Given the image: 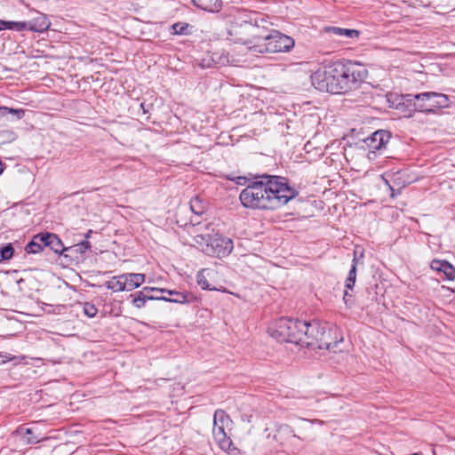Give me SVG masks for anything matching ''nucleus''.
Wrapping results in <instances>:
<instances>
[{
  "instance_id": "obj_1",
  "label": "nucleus",
  "mask_w": 455,
  "mask_h": 455,
  "mask_svg": "<svg viewBox=\"0 0 455 455\" xmlns=\"http://www.w3.org/2000/svg\"><path fill=\"white\" fill-rule=\"evenodd\" d=\"M259 180L251 181L239 196L242 205L248 209L276 210L298 196L286 178L263 174Z\"/></svg>"
},
{
  "instance_id": "obj_2",
  "label": "nucleus",
  "mask_w": 455,
  "mask_h": 455,
  "mask_svg": "<svg viewBox=\"0 0 455 455\" xmlns=\"http://www.w3.org/2000/svg\"><path fill=\"white\" fill-rule=\"evenodd\" d=\"M367 76V68L359 62L336 60L317 69L310 78L312 85L318 91L344 94L357 89Z\"/></svg>"
},
{
  "instance_id": "obj_3",
  "label": "nucleus",
  "mask_w": 455,
  "mask_h": 455,
  "mask_svg": "<svg viewBox=\"0 0 455 455\" xmlns=\"http://www.w3.org/2000/svg\"><path fill=\"white\" fill-rule=\"evenodd\" d=\"M227 39L244 44L255 52V44L264 36V26L259 24L258 13L243 12L241 17L230 21L227 28Z\"/></svg>"
},
{
  "instance_id": "obj_4",
  "label": "nucleus",
  "mask_w": 455,
  "mask_h": 455,
  "mask_svg": "<svg viewBox=\"0 0 455 455\" xmlns=\"http://www.w3.org/2000/svg\"><path fill=\"white\" fill-rule=\"evenodd\" d=\"M342 341L343 338L333 340L332 331L327 328L325 323L314 320L307 322L301 347H307L312 350L326 349L336 353L339 350V344Z\"/></svg>"
},
{
  "instance_id": "obj_5",
  "label": "nucleus",
  "mask_w": 455,
  "mask_h": 455,
  "mask_svg": "<svg viewBox=\"0 0 455 455\" xmlns=\"http://www.w3.org/2000/svg\"><path fill=\"white\" fill-rule=\"evenodd\" d=\"M402 100L403 103H408L414 112L425 114H435L438 109L446 108L451 103L446 94L435 92L405 94L402 96Z\"/></svg>"
},
{
  "instance_id": "obj_6",
  "label": "nucleus",
  "mask_w": 455,
  "mask_h": 455,
  "mask_svg": "<svg viewBox=\"0 0 455 455\" xmlns=\"http://www.w3.org/2000/svg\"><path fill=\"white\" fill-rule=\"evenodd\" d=\"M307 324L306 321L283 317L276 321L272 336L280 341L301 346Z\"/></svg>"
},
{
  "instance_id": "obj_7",
  "label": "nucleus",
  "mask_w": 455,
  "mask_h": 455,
  "mask_svg": "<svg viewBox=\"0 0 455 455\" xmlns=\"http://www.w3.org/2000/svg\"><path fill=\"white\" fill-rule=\"evenodd\" d=\"M295 45L292 37L286 36L277 30L267 33L264 27V36L260 38L259 44H255V52L259 53L288 52Z\"/></svg>"
},
{
  "instance_id": "obj_8",
  "label": "nucleus",
  "mask_w": 455,
  "mask_h": 455,
  "mask_svg": "<svg viewBox=\"0 0 455 455\" xmlns=\"http://www.w3.org/2000/svg\"><path fill=\"white\" fill-rule=\"evenodd\" d=\"M230 422L229 416L222 410H217L213 416L212 435L219 446L226 451H229L232 441L228 436L225 428Z\"/></svg>"
},
{
  "instance_id": "obj_9",
  "label": "nucleus",
  "mask_w": 455,
  "mask_h": 455,
  "mask_svg": "<svg viewBox=\"0 0 455 455\" xmlns=\"http://www.w3.org/2000/svg\"><path fill=\"white\" fill-rule=\"evenodd\" d=\"M233 241L221 235H215L207 243L206 252L218 258L228 256L233 251Z\"/></svg>"
},
{
  "instance_id": "obj_10",
  "label": "nucleus",
  "mask_w": 455,
  "mask_h": 455,
  "mask_svg": "<svg viewBox=\"0 0 455 455\" xmlns=\"http://www.w3.org/2000/svg\"><path fill=\"white\" fill-rule=\"evenodd\" d=\"M391 138V134L387 131L379 130L368 137L364 142L371 152L380 151L386 148Z\"/></svg>"
},
{
  "instance_id": "obj_11",
  "label": "nucleus",
  "mask_w": 455,
  "mask_h": 455,
  "mask_svg": "<svg viewBox=\"0 0 455 455\" xmlns=\"http://www.w3.org/2000/svg\"><path fill=\"white\" fill-rule=\"evenodd\" d=\"M158 288L144 287L141 291L131 294L132 303L137 308H142L147 300H159L160 296H152L151 292H157Z\"/></svg>"
},
{
  "instance_id": "obj_12",
  "label": "nucleus",
  "mask_w": 455,
  "mask_h": 455,
  "mask_svg": "<svg viewBox=\"0 0 455 455\" xmlns=\"http://www.w3.org/2000/svg\"><path fill=\"white\" fill-rule=\"evenodd\" d=\"M40 239H44L45 249H49L56 254L60 255L63 254L65 251L69 250V248L64 247L61 240L56 234L45 232Z\"/></svg>"
},
{
  "instance_id": "obj_13",
  "label": "nucleus",
  "mask_w": 455,
  "mask_h": 455,
  "mask_svg": "<svg viewBox=\"0 0 455 455\" xmlns=\"http://www.w3.org/2000/svg\"><path fill=\"white\" fill-rule=\"evenodd\" d=\"M274 438L281 445H285L291 438L300 439L299 436L294 434L292 427L287 424H283L277 427Z\"/></svg>"
},
{
  "instance_id": "obj_14",
  "label": "nucleus",
  "mask_w": 455,
  "mask_h": 455,
  "mask_svg": "<svg viewBox=\"0 0 455 455\" xmlns=\"http://www.w3.org/2000/svg\"><path fill=\"white\" fill-rule=\"evenodd\" d=\"M27 25V29L33 32L42 33L49 28L51 22L49 21L45 14L37 12V15L35 18L31 19L29 21H28Z\"/></svg>"
},
{
  "instance_id": "obj_15",
  "label": "nucleus",
  "mask_w": 455,
  "mask_h": 455,
  "mask_svg": "<svg viewBox=\"0 0 455 455\" xmlns=\"http://www.w3.org/2000/svg\"><path fill=\"white\" fill-rule=\"evenodd\" d=\"M121 278L124 279V285L126 286L125 291H132L145 282L146 275L140 273H126L121 275Z\"/></svg>"
},
{
  "instance_id": "obj_16",
  "label": "nucleus",
  "mask_w": 455,
  "mask_h": 455,
  "mask_svg": "<svg viewBox=\"0 0 455 455\" xmlns=\"http://www.w3.org/2000/svg\"><path fill=\"white\" fill-rule=\"evenodd\" d=\"M430 267L433 270L442 272L446 279L453 281L455 279V267L446 260L434 259Z\"/></svg>"
},
{
  "instance_id": "obj_17",
  "label": "nucleus",
  "mask_w": 455,
  "mask_h": 455,
  "mask_svg": "<svg viewBox=\"0 0 455 455\" xmlns=\"http://www.w3.org/2000/svg\"><path fill=\"white\" fill-rule=\"evenodd\" d=\"M157 292L167 293L170 296H172V298L160 296L159 300H164V301H168V302L180 303V304H184V303H187L189 301V299H188L189 294L188 292H180V291H172V290H167V289H158Z\"/></svg>"
},
{
  "instance_id": "obj_18",
  "label": "nucleus",
  "mask_w": 455,
  "mask_h": 455,
  "mask_svg": "<svg viewBox=\"0 0 455 455\" xmlns=\"http://www.w3.org/2000/svg\"><path fill=\"white\" fill-rule=\"evenodd\" d=\"M194 4L198 8L210 12H218L221 9L222 1L221 0H192Z\"/></svg>"
},
{
  "instance_id": "obj_19",
  "label": "nucleus",
  "mask_w": 455,
  "mask_h": 455,
  "mask_svg": "<svg viewBox=\"0 0 455 455\" xmlns=\"http://www.w3.org/2000/svg\"><path fill=\"white\" fill-rule=\"evenodd\" d=\"M44 233H39L33 236L32 240L26 245L25 251L28 254H36L45 250L44 239H40Z\"/></svg>"
},
{
  "instance_id": "obj_20",
  "label": "nucleus",
  "mask_w": 455,
  "mask_h": 455,
  "mask_svg": "<svg viewBox=\"0 0 455 455\" xmlns=\"http://www.w3.org/2000/svg\"><path fill=\"white\" fill-rule=\"evenodd\" d=\"M206 204L198 196H196L190 200V210L197 216L203 215L206 211Z\"/></svg>"
},
{
  "instance_id": "obj_21",
  "label": "nucleus",
  "mask_w": 455,
  "mask_h": 455,
  "mask_svg": "<svg viewBox=\"0 0 455 455\" xmlns=\"http://www.w3.org/2000/svg\"><path fill=\"white\" fill-rule=\"evenodd\" d=\"M356 264H357V259L355 256L353 260H352V265H351V267L349 269L347 277V279L345 281V287L347 290H353V288L355 286V280H356Z\"/></svg>"
},
{
  "instance_id": "obj_22",
  "label": "nucleus",
  "mask_w": 455,
  "mask_h": 455,
  "mask_svg": "<svg viewBox=\"0 0 455 455\" xmlns=\"http://www.w3.org/2000/svg\"><path fill=\"white\" fill-rule=\"evenodd\" d=\"M105 286L108 289L112 290L115 292L124 291H125V287H126L124 285V279L121 278V275H117V276H114V277H112L111 280L107 281L105 283Z\"/></svg>"
},
{
  "instance_id": "obj_23",
  "label": "nucleus",
  "mask_w": 455,
  "mask_h": 455,
  "mask_svg": "<svg viewBox=\"0 0 455 455\" xmlns=\"http://www.w3.org/2000/svg\"><path fill=\"white\" fill-rule=\"evenodd\" d=\"M8 114H13L17 119H21L25 116V111L21 108L15 109L8 107H0V120Z\"/></svg>"
},
{
  "instance_id": "obj_24",
  "label": "nucleus",
  "mask_w": 455,
  "mask_h": 455,
  "mask_svg": "<svg viewBox=\"0 0 455 455\" xmlns=\"http://www.w3.org/2000/svg\"><path fill=\"white\" fill-rule=\"evenodd\" d=\"M14 253V248L12 243H6L0 247V262L8 260L12 258Z\"/></svg>"
},
{
  "instance_id": "obj_25",
  "label": "nucleus",
  "mask_w": 455,
  "mask_h": 455,
  "mask_svg": "<svg viewBox=\"0 0 455 455\" xmlns=\"http://www.w3.org/2000/svg\"><path fill=\"white\" fill-rule=\"evenodd\" d=\"M17 139V134L12 130L0 131V144H6L14 141Z\"/></svg>"
},
{
  "instance_id": "obj_26",
  "label": "nucleus",
  "mask_w": 455,
  "mask_h": 455,
  "mask_svg": "<svg viewBox=\"0 0 455 455\" xmlns=\"http://www.w3.org/2000/svg\"><path fill=\"white\" fill-rule=\"evenodd\" d=\"M189 25L185 22H177L172 26V34L173 35H188Z\"/></svg>"
},
{
  "instance_id": "obj_27",
  "label": "nucleus",
  "mask_w": 455,
  "mask_h": 455,
  "mask_svg": "<svg viewBox=\"0 0 455 455\" xmlns=\"http://www.w3.org/2000/svg\"><path fill=\"white\" fill-rule=\"evenodd\" d=\"M206 271H207V269H202L201 271H199L197 273V275H196V281H197L198 285L203 290L212 291L214 288H212L211 285L209 284L208 281H207V278H206V276L204 275V273Z\"/></svg>"
},
{
  "instance_id": "obj_28",
  "label": "nucleus",
  "mask_w": 455,
  "mask_h": 455,
  "mask_svg": "<svg viewBox=\"0 0 455 455\" xmlns=\"http://www.w3.org/2000/svg\"><path fill=\"white\" fill-rule=\"evenodd\" d=\"M28 25L27 21H7L6 20V29L15 30V31H23L27 29Z\"/></svg>"
},
{
  "instance_id": "obj_29",
  "label": "nucleus",
  "mask_w": 455,
  "mask_h": 455,
  "mask_svg": "<svg viewBox=\"0 0 455 455\" xmlns=\"http://www.w3.org/2000/svg\"><path fill=\"white\" fill-rule=\"evenodd\" d=\"M83 310L84 315H86L88 317H94L98 313V309L95 305L90 302L84 303Z\"/></svg>"
},
{
  "instance_id": "obj_30",
  "label": "nucleus",
  "mask_w": 455,
  "mask_h": 455,
  "mask_svg": "<svg viewBox=\"0 0 455 455\" xmlns=\"http://www.w3.org/2000/svg\"><path fill=\"white\" fill-rule=\"evenodd\" d=\"M90 249H91V243L87 240L82 241L81 243L74 245L73 247H69V250H74V251H79L81 253H84Z\"/></svg>"
},
{
  "instance_id": "obj_31",
  "label": "nucleus",
  "mask_w": 455,
  "mask_h": 455,
  "mask_svg": "<svg viewBox=\"0 0 455 455\" xmlns=\"http://www.w3.org/2000/svg\"><path fill=\"white\" fill-rule=\"evenodd\" d=\"M323 31L327 34L335 36L337 37H342L343 28L329 26L323 28Z\"/></svg>"
},
{
  "instance_id": "obj_32",
  "label": "nucleus",
  "mask_w": 455,
  "mask_h": 455,
  "mask_svg": "<svg viewBox=\"0 0 455 455\" xmlns=\"http://www.w3.org/2000/svg\"><path fill=\"white\" fill-rule=\"evenodd\" d=\"M361 32L357 29L343 28L342 37L347 38H358Z\"/></svg>"
},
{
  "instance_id": "obj_33",
  "label": "nucleus",
  "mask_w": 455,
  "mask_h": 455,
  "mask_svg": "<svg viewBox=\"0 0 455 455\" xmlns=\"http://www.w3.org/2000/svg\"><path fill=\"white\" fill-rule=\"evenodd\" d=\"M25 434L28 443H37L41 440L37 435H34L32 428H26Z\"/></svg>"
},
{
  "instance_id": "obj_34",
  "label": "nucleus",
  "mask_w": 455,
  "mask_h": 455,
  "mask_svg": "<svg viewBox=\"0 0 455 455\" xmlns=\"http://www.w3.org/2000/svg\"><path fill=\"white\" fill-rule=\"evenodd\" d=\"M343 300H344V303L346 304V306H347L348 307H352V305H353L352 294L349 293V291L347 288L344 291Z\"/></svg>"
},
{
  "instance_id": "obj_35",
  "label": "nucleus",
  "mask_w": 455,
  "mask_h": 455,
  "mask_svg": "<svg viewBox=\"0 0 455 455\" xmlns=\"http://www.w3.org/2000/svg\"><path fill=\"white\" fill-rule=\"evenodd\" d=\"M212 61H214L217 64L224 65L226 62L228 61V60L226 56H217V53H214L212 56Z\"/></svg>"
},
{
  "instance_id": "obj_36",
  "label": "nucleus",
  "mask_w": 455,
  "mask_h": 455,
  "mask_svg": "<svg viewBox=\"0 0 455 455\" xmlns=\"http://www.w3.org/2000/svg\"><path fill=\"white\" fill-rule=\"evenodd\" d=\"M151 108H152L151 104L147 105L144 102L140 103V108L142 109L144 114L148 113Z\"/></svg>"
},
{
  "instance_id": "obj_37",
  "label": "nucleus",
  "mask_w": 455,
  "mask_h": 455,
  "mask_svg": "<svg viewBox=\"0 0 455 455\" xmlns=\"http://www.w3.org/2000/svg\"><path fill=\"white\" fill-rule=\"evenodd\" d=\"M247 181V179L245 177H237L235 179V183L238 185H244Z\"/></svg>"
},
{
  "instance_id": "obj_38",
  "label": "nucleus",
  "mask_w": 455,
  "mask_h": 455,
  "mask_svg": "<svg viewBox=\"0 0 455 455\" xmlns=\"http://www.w3.org/2000/svg\"><path fill=\"white\" fill-rule=\"evenodd\" d=\"M6 29V20H0V31Z\"/></svg>"
},
{
  "instance_id": "obj_39",
  "label": "nucleus",
  "mask_w": 455,
  "mask_h": 455,
  "mask_svg": "<svg viewBox=\"0 0 455 455\" xmlns=\"http://www.w3.org/2000/svg\"><path fill=\"white\" fill-rule=\"evenodd\" d=\"M92 230H89V231L86 233V235H85V238H86V239H87V238H89V237L91 236V234H92Z\"/></svg>"
},
{
  "instance_id": "obj_40",
  "label": "nucleus",
  "mask_w": 455,
  "mask_h": 455,
  "mask_svg": "<svg viewBox=\"0 0 455 455\" xmlns=\"http://www.w3.org/2000/svg\"><path fill=\"white\" fill-rule=\"evenodd\" d=\"M3 171H4V168H3V163H2V161L0 160V174H2Z\"/></svg>"
}]
</instances>
